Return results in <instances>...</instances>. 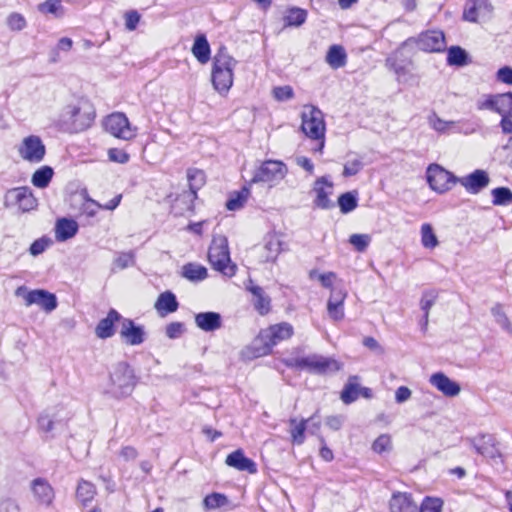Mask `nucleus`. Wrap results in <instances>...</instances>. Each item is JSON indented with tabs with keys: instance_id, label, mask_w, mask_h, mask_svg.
I'll list each match as a JSON object with an SVG mask.
<instances>
[{
	"instance_id": "nucleus-1",
	"label": "nucleus",
	"mask_w": 512,
	"mask_h": 512,
	"mask_svg": "<svg viewBox=\"0 0 512 512\" xmlns=\"http://www.w3.org/2000/svg\"><path fill=\"white\" fill-rule=\"evenodd\" d=\"M95 109L92 103L83 97H70L59 114V121L70 132H82L94 122Z\"/></svg>"
},
{
	"instance_id": "nucleus-2",
	"label": "nucleus",
	"mask_w": 512,
	"mask_h": 512,
	"mask_svg": "<svg viewBox=\"0 0 512 512\" xmlns=\"http://www.w3.org/2000/svg\"><path fill=\"white\" fill-rule=\"evenodd\" d=\"M301 129L303 133L314 140H318L319 144L314 150L322 152L325 145V122L324 116L320 109L312 105L303 107L301 113Z\"/></svg>"
},
{
	"instance_id": "nucleus-3",
	"label": "nucleus",
	"mask_w": 512,
	"mask_h": 512,
	"mask_svg": "<svg viewBox=\"0 0 512 512\" xmlns=\"http://www.w3.org/2000/svg\"><path fill=\"white\" fill-rule=\"evenodd\" d=\"M292 334L293 327L289 323L283 322L270 326L262 331L254 341L255 356L260 357L269 354L273 346L277 345L280 341L289 339Z\"/></svg>"
},
{
	"instance_id": "nucleus-4",
	"label": "nucleus",
	"mask_w": 512,
	"mask_h": 512,
	"mask_svg": "<svg viewBox=\"0 0 512 512\" xmlns=\"http://www.w3.org/2000/svg\"><path fill=\"white\" fill-rule=\"evenodd\" d=\"M136 385V378L130 366L124 362L116 364L110 372L108 393L116 398L129 396Z\"/></svg>"
},
{
	"instance_id": "nucleus-5",
	"label": "nucleus",
	"mask_w": 512,
	"mask_h": 512,
	"mask_svg": "<svg viewBox=\"0 0 512 512\" xmlns=\"http://www.w3.org/2000/svg\"><path fill=\"white\" fill-rule=\"evenodd\" d=\"M237 61L224 51L214 57L212 83L219 93H226L233 84V70Z\"/></svg>"
},
{
	"instance_id": "nucleus-6",
	"label": "nucleus",
	"mask_w": 512,
	"mask_h": 512,
	"mask_svg": "<svg viewBox=\"0 0 512 512\" xmlns=\"http://www.w3.org/2000/svg\"><path fill=\"white\" fill-rule=\"evenodd\" d=\"M211 266L227 277L236 273V265L231 263L228 241L225 236H215L208 251Z\"/></svg>"
},
{
	"instance_id": "nucleus-7",
	"label": "nucleus",
	"mask_w": 512,
	"mask_h": 512,
	"mask_svg": "<svg viewBox=\"0 0 512 512\" xmlns=\"http://www.w3.org/2000/svg\"><path fill=\"white\" fill-rule=\"evenodd\" d=\"M286 165L277 160L264 161L255 171L251 183H268L270 187L279 184L287 175Z\"/></svg>"
},
{
	"instance_id": "nucleus-8",
	"label": "nucleus",
	"mask_w": 512,
	"mask_h": 512,
	"mask_svg": "<svg viewBox=\"0 0 512 512\" xmlns=\"http://www.w3.org/2000/svg\"><path fill=\"white\" fill-rule=\"evenodd\" d=\"M103 125L105 130L116 138L131 140L136 136V128L130 125L124 113L116 112L110 114L105 118Z\"/></svg>"
},
{
	"instance_id": "nucleus-9",
	"label": "nucleus",
	"mask_w": 512,
	"mask_h": 512,
	"mask_svg": "<svg viewBox=\"0 0 512 512\" xmlns=\"http://www.w3.org/2000/svg\"><path fill=\"white\" fill-rule=\"evenodd\" d=\"M294 365L317 374H326L340 369V365L336 360L320 355H310L295 359Z\"/></svg>"
},
{
	"instance_id": "nucleus-10",
	"label": "nucleus",
	"mask_w": 512,
	"mask_h": 512,
	"mask_svg": "<svg viewBox=\"0 0 512 512\" xmlns=\"http://www.w3.org/2000/svg\"><path fill=\"white\" fill-rule=\"evenodd\" d=\"M426 177L430 188L438 193L448 191L453 184L458 182V178L438 164L428 166Z\"/></svg>"
},
{
	"instance_id": "nucleus-11",
	"label": "nucleus",
	"mask_w": 512,
	"mask_h": 512,
	"mask_svg": "<svg viewBox=\"0 0 512 512\" xmlns=\"http://www.w3.org/2000/svg\"><path fill=\"white\" fill-rule=\"evenodd\" d=\"M19 156L29 163H40L46 154L41 138L36 135L25 137L17 148Z\"/></svg>"
},
{
	"instance_id": "nucleus-12",
	"label": "nucleus",
	"mask_w": 512,
	"mask_h": 512,
	"mask_svg": "<svg viewBox=\"0 0 512 512\" xmlns=\"http://www.w3.org/2000/svg\"><path fill=\"white\" fill-rule=\"evenodd\" d=\"M5 206H16L22 212H29L36 208L37 199L28 187L10 189L5 195Z\"/></svg>"
},
{
	"instance_id": "nucleus-13",
	"label": "nucleus",
	"mask_w": 512,
	"mask_h": 512,
	"mask_svg": "<svg viewBox=\"0 0 512 512\" xmlns=\"http://www.w3.org/2000/svg\"><path fill=\"white\" fill-rule=\"evenodd\" d=\"M416 42L418 48L425 52H440L446 47L445 36L438 30L421 33Z\"/></svg>"
},
{
	"instance_id": "nucleus-14",
	"label": "nucleus",
	"mask_w": 512,
	"mask_h": 512,
	"mask_svg": "<svg viewBox=\"0 0 512 512\" xmlns=\"http://www.w3.org/2000/svg\"><path fill=\"white\" fill-rule=\"evenodd\" d=\"M492 13V6L488 0H470L466 3L463 18L469 22H477L489 18Z\"/></svg>"
},
{
	"instance_id": "nucleus-15",
	"label": "nucleus",
	"mask_w": 512,
	"mask_h": 512,
	"mask_svg": "<svg viewBox=\"0 0 512 512\" xmlns=\"http://www.w3.org/2000/svg\"><path fill=\"white\" fill-rule=\"evenodd\" d=\"M458 182L472 194H477L489 185L490 178L484 170L477 169L469 175L461 177Z\"/></svg>"
},
{
	"instance_id": "nucleus-16",
	"label": "nucleus",
	"mask_w": 512,
	"mask_h": 512,
	"mask_svg": "<svg viewBox=\"0 0 512 512\" xmlns=\"http://www.w3.org/2000/svg\"><path fill=\"white\" fill-rule=\"evenodd\" d=\"M25 303L27 306L36 304L46 312H51L57 307L56 296L42 289L32 290L26 293Z\"/></svg>"
},
{
	"instance_id": "nucleus-17",
	"label": "nucleus",
	"mask_w": 512,
	"mask_h": 512,
	"mask_svg": "<svg viewBox=\"0 0 512 512\" xmlns=\"http://www.w3.org/2000/svg\"><path fill=\"white\" fill-rule=\"evenodd\" d=\"M472 444L475 450L486 458L496 459L501 456L498 448V442L491 434H484L475 437L472 440Z\"/></svg>"
},
{
	"instance_id": "nucleus-18",
	"label": "nucleus",
	"mask_w": 512,
	"mask_h": 512,
	"mask_svg": "<svg viewBox=\"0 0 512 512\" xmlns=\"http://www.w3.org/2000/svg\"><path fill=\"white\" fill-rule=\"evenodd\" d=\"M347 291L344 289H332L327 301V312L331 319L340 321L344 318V301Z\"/></svg>"
},
{
	"instance_id": "nucleus-19",
	"label": "nucleus",
	"mask_w": 512,
	"mask_h": 512,
	"mask_svg": "<svg viewBox=\"0 0 512 512\" xmlns=\"http://www.w3.org/2000/svg\"><path fill=\"white\" fill-rule=\"evenodd\" d=\"M429 382L432 386H434L438 391L447 397H455L459 395L461 391L460 385L457 382L451 380L442 372L432 374L430 376Z\"/></svg>"
},
{
	"instance_id": "nucleus-20",
	"label": "nucleus",
	"mask_w": 512,
	"mask_h": 512,
	"mask_svg": "<svg viewBox=\"0 0 512 512\" xmlns=\"http://www.w3.org/2000/svg\"><path fill=\"white\" fill-rule=\"evenodd\" d=\"M225 464L238 471H244L250 474L257 473L256 463L252 459L246 457L242 449H237L236 451L228 454L225 459Z\"/></svg>"
},
{
	"instance_id": "nucleus-21",
	"label": "nucleus",
	"mask_w": 512,
	"mask_h": 512,
	"mask_svg": "<svg viewBox=\"0 0 512 512\" xmlns=\"http://www.w3.org/2000/svg\"><path fill=\"white\" fill-rule=\"evenodd\" d=\"M145 332L142 327L136 326L130 319L121 322L120 336L126 344L140 345L144 342Z\"/></svg>"
},
{
	"instance_id": "nucleus-22",
	"label": "nucleus",
	"mask_w": 512,
	"mask_h": 512,
	"mask_svg": "<svg viewBox=\"0 0 512 512\" xmlns=\"http://www.w3.org/2000/svg\"><path fill=\"white\" fill-rule=\"evenodd\" d=\"M313 191L316 194L314 204L318 208L329 209L333 206V203L329 199V195L332 191V183L325 177H321L315 181Z\"/></svg>"
},
{
	"instance_id": "nucleus-23",
	"label": "nucleus",
	"mask_w": 512,
	"mask_h": 512,
	"mask_svg": "<svg viewBox=\"0 0 512 512\" xmlns=\"http://www.w3.org/2000/svg\"><path fill=\"white\" fill-rule=\"evenodd\" d=\"M190 190L185 191L177 201L183 200L189 202L187 209H191L192 202L196 198L197 189L204 183V173L198 169H190L187 172Z\"/></svg>"
},
{
	"instance_id": "nucleus-24",
	"label": "nucleus",
	"mask_w": 512,
	"mask_h": 512,
	"mask_svg": "<svg viewBox=\"0 0 512 512\" xmlns=\"http://www.w3.org/2000/svg\"><path fill=\"white\" fill-rule=\"evenodd\" d=\"M195 324L204 332H214L222 327V318L217 312H201L195 315Z\"/></svg>"
},
{
	"instance_id": "nucleus-25",
	"label": "nucleus",
	"mask_w": 512,
	"mask_h": 512,
	"mask_svg": "<svg viewBox=\"0 0 512 512\" xmlns=\"http://www.w3.org/2000/svg\"><path fill=\"white\" fill-rule=\"evenodd\" d=\"M281 252V240L276 234H269L261 248V260L264 262L275 261Z\"/></svg>"
},
{
	"instance_id": "nucleus-26",
	"label": "nucleus",
	"mask_w": 512,
	"mask_h": 512,
	"mask_svg": "<svg viewBox=\"0 0 512 512\" xmlns=\"http://www.w3.org/2000/svg\"><path fill=\"white\" fill-rule=\"evenodd\" d=\"M121 319V315L114 309H111L106 318L99 321L95 328L97 337L106 339L114 335V323Z\"/></svg>"
},
{
	"instance_id": "nucleus-27",
	"label": "nucleus",
	"mask_w": 512,
	"mask_h": 512,
	"mask_svg": "<svg viewBox=\"0 0 512 512\" xmlns=\"http://www.w3.org/2000/svg\"><path fill=\"white\" fill-rule=\"evenodd\" d=\"M390 512H416L417 505L407 493H394L390 500Z\"/></svg>"
},
{
	"instance_id": "nucleus-28",
	"label": "nucleus",
	"mask_w": 512,
	"mask_h": 512,
	"mask_svg": "<svg viewBox=\"0 0 512 512\" xmlns=\"http://www.w3.org/2000/svg\"><path fill=\"white\" fill-rule=\"evenodd\" d=\"M32 492L37 500L45 505L51 504L54 498L53 488L47 481L41 478L35 479L32 482Z\"/></svg>"
},
{
	"instance_id": "nucleus-29",
	"label": "nucleus",
	"mask_w": 512,
	"mask_h": 512,
	"mask_svg": "<svg viewBox=\"0 0 512 512\" xmlns=\"http://www.w3.org/2000/svg\"><path fill=\"white\" fill-rule=\"evenodd\" d=\"M78 224L73 219H59L55 227V236L58 241H66L76 235Z\"/></svg>"
},
{
	"instance_id": "nucleus-30",
	"label": "nucleus",
	"mask_w": 512,
	"mask_h": 512,
	"mask_svg": "<svg viewBox=\"0 0 512 512\" xmlns=\"http://www.w3.org/2000/svg\"><path fill=\"white\" fill-rule=\"evenodd\" d=\"M155 309L161 316L173 313L178 309V302L172 292L161 293L155 303Z\"/></svg>"
},
{
	"instance_id": "nucleus-31",
	"label": "nucleus",
	"mask_w": 512,
	"mask_h": 512,
	"mask_svg": "<svg viewBox=\"0 0 512 512\" xmlns=\"http://www.w3.org/2000/svg\"><path fill=\"white\" fill-rule=\"evenodd\" d=\"M347 61V54L340 45H332L326 55V62L333 69L344 67Z\"/></svg>"
},
{
	"instance_id": "nucleus-32",
	"label": "nucleus",
	"mask_w": 512,
	"mask_h": 512,
	"mask_svg": "<svg viewBox=\"0 0 512 512\" xmlns=\"http://www.w3.org/2000/svg\"><path fill=\"white\" fill-rule=\"evenodd\" d=\"M192 53L201 64H206L210 60V46L204 35L195 38Z\"/></svg>"
},
{
	"instance_id": "nucleus-33",
	"label": "nucleus",
	"mask_w": 512,
	"mask_h": 512,
	"mask_svg": "<svg viewBox=\"0 0 512 512\" xmlns=\"http://www.w3.org/2000/svg\"><path fill=\"white\" fill-rule=\"evenodd\" d=\"M181 275L189 281L198 282L207 278V269L197 263H187L182 267Z\"/></svg>"
},
{
	"instance_id": "nucleus-34",
	"label": "nucleus",
	"mask_w": 512,
	"mask_h": 512,
	"mask_svg": "<svg viewBox=\"0 0 512 512\" xmlns=\"http://www.w3.org/2000/svg\"><path fill=\"white\" fill-rule=\"evenodd\" d=\"M254 297V306L261 314H267L270 310V298L265 294L260 286H251L248 288Z\"/></svg>"
},
{
	"instance_id": "nucleus-35",
	"label": "nucleus",
	"mask_w": 512,
	"mask_h": 512,
	"mask_svg": "<svg viewBox=\"0 0 512 512\" xmlns=\"http://www.w3.org/2000/svg\"><path fill=\"white\" fill-rule=\"evenodd\" d=\"M290 435L293 444L301 445L305 441V430L307 428V421L305 419L298 420L297 418H291L289 420Z\"/></svg>"
},
{
	"instance_id": "nucleus-36",
	"label": "nucleus",
	"mask_w": 512,
	"mask_h": 512,
	"mask_svg": "<svg viewBox=\"0 0 512 512\" xmlns=\"http://www.w3.org/2000/svg\"><path fill=\"white\" fill-rule=\"evenodd\" d=\"M447 63L450 66L463 67L469 63L468 54L459 46H451L447 52Z\"/></svg>"
},
{
	"instance_id": "nucleus-37",
	"label": "nucleus",
	"mask_w": 512,
	"mask_h": 512,
	"mask_svg": "<svg viewBox=\"0 0 512 512\" xmlns=\"http://www.w3.org/2000/svg\"><path fill=\"white\" fill-rule=\"evenodd\" d=\"M421 244L425 249H434L439 245L437 235L429 223L422 224L420 228Z\"/></svg>"
},
{
	"instance_id": "nucleus-38",
	"label": "nucleus",
	"mask_w": 512,
	"mask_h": 512,
	"mask_svg": "<svg viewBox=\"0 0 512 512\" xmlns=\"http://www.w3.org/2000/svg\"><path fill=\"white\" fill-rule=\"evenodd\" d=\"M95 494L96 488L92 483L85 480L79 482L76 490V497L82 505H87L91 502L94 499Z\"/></svg>"
},
{
	"instance_id": "nucleus-39",
	"label": "nucleus",
	"mask_w": 512,
	"mask_h": 512,
	"mask_svg": "<svg viewBox=\"0 0 512 512\" xmlns=\"http://www.w3.org/2000/svg\"><path fill=\"white\" fill-rule=\"evenodd\" d=\"M53 169L49 166H42L34 172L31 182L37 188H45L53 177Z\"/></svg>"
},
{
	"instance_id": "nucleus-40",
	"label": "nucleus",
	"mask_w": 512,
	"mask_h": 512,
	"mask_svg": "<svg viewBox=\"0 0 512 512\" xmlns=\"http://www.w3.org/2000/svg\"><path fill=\"white\" fill-rule=\"evenodd\" d=\"M249 195L250 190L247 187H243L240 191L232 193L226 203L227 209L231 211L241 209L248 200Z\"/></svg>"
},
{
	"instance_id": "nucleus-41",
	"label": "nucleus",
	"mask_w": 512,
	"mask_h": 512,
	"mask_svg": "<svg viewBox=\"0 0 512 512\" xmlns=\"http://www.w3.org/2000/svg\"><path fill=\"white\" fill-rule=\"evenodd\" d=\"M307 18V11L301 8H291L287 11L284 22L286 26H301Z\"/></svg>"
},
{
	"instance_id": "nucleus-42",
	"label": "nucleus",
	"mask_w": 512,
	"mask_h": 512,
	"mask_svg": "<svg viewBox=\"0 0 512 512\" xmlns=\"http://www.w3.org/2000/svg\"><path fill=\"white\" fill-rule=\"evenodd\" d=\"M38 11L42 14H52L55 17H61L64 14L60 0H46L38 5Z\"/></svg>"
},
{
	"instance_id": "nucleus-43",
	"label": "nucleus",
	"mask_w": 512,
	"mask_h": 512,
	"mask_svg": "<svg viewBox=\"0 0 512 512\" xmlns=\"http://www.w3.org/2000/svg\"><path fill=\"white\" fill-rule=\"evenodd\" d=\"M492 203L496 206H505L512 202V191L506 187H498L491 191Z\"/></svg>"
},
{
	"instance_id": "nucleus-44",
	"label": "nucleus",
	"mask_w": 512,
	"mask_h": 512,
	"mask_svg": "<svg viewBox=\"0 0 512 512\" xmlns=\"http://www.w3.org/2000/svg\"><path fill=\"white\" fill-rule=\"evenodd\" d=\"M497 113L512 116V92L497 94Z\"/></svg>"
},
{
	"instance_id": "nucleus-45",
	"label": "nucleus",
	"mask_w": 512,
	"mask_h": 512,
	"mask_svg": "<svg viewBox=\"0 0 512 512\" xmlns=\"http://www.w3.org/2000/svg\"><path fill=\"white\" fill-rule=\"evenodd\" d=\"M357 197L353 192H346L339 196L338 205L340 207V211L344 214H347L353 211L357 207Z\"/></svg>"
},
{
	"instance_id": "nucleus-46",
	"label": "nucleus",
	"mask_w": 512,
	"mask_h": 512,
	"mask_svg": "<svg viewBox=\"0 0 512 512\" xmlns=\"http://www.w3.org/2000/svg\"><path fill=\"white\" fill-rule=\"evenodd\" d=\"M428 123L432 129L437 132L445 133L454 127L455 123L453 121H447L441 119L437 114L433 113L428 117Z\"/></svg>"
},
{
	"instance_id": "nucleus-47",
	"label": "nucleus",
	"mask_w": 512,
	"mask_h": 512,
	"mask_svg": "<svg viewBox=\"0 0 512 512\" xmlns=\"http://www.w3.org/2000/svg\"><path fill=\"white\" fill-rule=\"evenodd\" d=\"M6 24L11 31H22L27 26L25 17L18 13L12 12L6 18Z\"/></svg>"
},
{
	"instance_id": "nucleus-48",
	"label": "nucleus",
	"mask_w": 512,
	"mask_h": 512,
	"mask_svg": "<svg viewBox=\"0 0 512 512\" xmlns=\"http://www.w3.org/2000/svg\"><path fill=\"white\" fill-rule=\"evenodd\" d=\"M491 313L496 321V323L501 326L502 329L511 332L512 331V324L510 320L508 319L507 315L503 311V307L499 304L495 305L491 309Z\"/></svg>"
},
{
	"instance_id": "nucleus-49",
	"label": "nucleus",
	"mask_w": 512,
	"mask_h": 512,
	"mask_svg": "<svg viewBox=\"0 0 512 512\" xmlns=\"http://www.w3.org/2000/svg\"><path fill=\"white\" fill-rule=\"evenodd\" d=\"M372 450L375 453L381 454L390 452L392 450V439L388 434H381L372 444Z\"/></svg>"
},
{
	"instance_id": "nucleus-50",
	"label": "nucleus",
	"mask_w": 512,
	"mask_h": 512,
	"mask_svg": "<svg viewBox=\"0 0 512 512\" xmlns=\"http://www.w3.org/2000/svg\"><path fill=\"white\" fill-rule=\"evenodd\" d=\"M363 168V163L360 157L354 156L349 158L344 164L343 175L350 177L356 175Z\"/></svg>"
},
{
	"instance_id": "nucleus-51",
	"label": "nucleus",
	"mask_w": 512,
	"mask_h": 512,
	"mask_svg": "<svg viewBox=\"0 0 512 512\" xmlns=\"http://www.w3.org/2000/svg\"><path fill=\"white\" fill-rule=\"evenodd\" d=\"M370 242L371 237L368 234H352L349 238V243L359 252L365 251Z\"/></svg>"
},
{
	"instance_id": "nucleus-52",
	"label": "nucleus",
	"mask_w": 512,
	"mask_h": 512,
	"mask_svg": "<svg viewBox=\"0 0 512 512\" xmlns=\"http://www.w3.org/2000/svg\"><path fill=\"white\" fill-rule=\"evenodd\" d=\"M360 388L357 384L348 383L341 392V399L344 403L350 404L359 396Z\"/></svg>"
},
{
	"instance_id": "nucleus-53",
	"label": "nucleus",
	"mask_w": 512,
	"mask_h": 512,
	"mask_svg": "<svg viewBox=\"0 0 512 512\" xmlns=\"http://www.w3.org/2000/svg\"><path fill=\"white\" fill-rule=\"evenodd\" d=\"M477 108L497 113V94L484 95L477 101Z\"/></svg>"
},
{
	"instance_id": "nucleus-54",
	"label": "nucleus",
	"mask_w": 512,
	"mask_h": 512,
	"mask_svg": "<svg viewBox=\"0 0 512 512\" xmlns=\"http://www.w3.org/2000/svg\"><path fill=\"white\" fill-rule=\"evenodd\" d=\"M59 424L48 414H42L38 418V425L42 432L52 433L55 430L56 425Z\"/></svg>"
},
{
	"instance_id": "nucleus-55",
	"label": "nucleus",
	"mask_w": 512,
	"mask_h": 512,
	"mask_svg": "<svg viewBox=\"0 0 512 512\" xmlns=\"http://www.w3.org/2000/svg\"><path fill=\"white\" fill-rule=\"evenodd\" d=\"M442 504L443 502L439 498H427L423 501L420 512H440Z\"/></svg>"
},
{
	"instance_id": "nucleus-56",
	"label": "nucleus",
	"mask_w": 512,
	"mask_h": 512,
	"mask_svg": "<svg viewBox=\"0 0 512 512\" xmlns=\"http://www.w3.org/2000/svg\"><path fill=\"white\" fill-rule=\"evenodd\" d=\"M134 264V257L132 253H121L119 254L114 262L113 266L117 269H125L129 266H132Z\"/></svg>"
},
{
	"instance_id": "nucleus-57",
	"label": "nucleus",
	"mask_w": 512,
	"mask_h": 512,
	"mask_svg": "<svg viewBox=\"0 0 512 512\" xmlns=\"http://www.w3.org/2000/svg\"><path fill=\"white\" fill-rule=\"evenodd\" d=\"M273 96L278 101H286L293 98L294 92L292 87L288 85L279 86L273 89Z\"/></svg>"
},
{
	"instance_id": "nucleus-58",
	"label": "nucleus",
	"mask_w": 512,
	"mask_h": 512,
	"mask_svg": "<svg viewBox=\"0 0 512 512\" xmlns=\"http://www.w3.org/2000/svg\"><path fill=\"white\" fill-rule=\"evenodd\" d=\"M498 82L512 86V68L510 66H503L499 68L495 74Z\"/></svg>"
},
{
	"instance_id": "nucleus-59",
	"label": "nucleus",
	"mask_w": 512,
	"mask_h": 512,
	"mask_svg": "<svg viewBox=\"0 0 512 512\" xmlns=\"http://www.w3.org/2000/svg\"><path fill=\"white\" fill-rule=\"evenodd\" d=\"M109 160L112 162L124 164L129 161V155L122 149L111 148L108 150Z\"/></svg>"
},
{
	"instance_id": "nucleus-60",
	"label": "nucleus",
	"mask_w": 512,
	"mask_h": 512,
	"mask_svg": "<svg viewBox=\"0 0 512 512\" xmlns=\"http://www.w3.org/2000/svg\"><path fill=\"white\" fill-rule=\"evenodd\" d=\"M49 244H50V241L48 239L40 238L38 240H35L31 244L29 251L33 256L40 255L47 249Z\"/></svg>"
},
{
	"instance_id": "nucleus-61",
	"label": "nucleus",
	"mask_w": 512,
	"mask_h": 512,
	"mask_svg": "<svg viewBox=\"0 0 512 512\" xmlns=\"http://www.w3.org/2000/svg\"><path fill=\"white\" fill-rule=\"evenodd\" d=\"M184 331L183 324L180 322H172L166 327V336L175 339L181 336Z\"/></svg>"
},
{
	"instance_id": "nucleus-62",
	"label": "nucleus",
	"mask_w": 512,
	"mask_h": 512,
	"mask_svg": "<svg viewBox=\"0 0 512 512\" xmlns=\"http://www.w3.org/2000/svg\"><path fill=\"white\" fill-rule=\"evenodd\" d=\"M99 209H102V205L92 199H87L82 206L83 213L89 217L95 216Z\"/></svg>"
},
{
	"instance_id": "nucleus-63",
	"label": "nucleus",
	"mask_w": 512,
	"mask_h": 512,
	"mask_svg": "<svg viewBox=\"0 0 512 512\" xmlns=\"http://www.w3.org/2000/svg\"><path fill=\"white\" fill-rule=\"evenodd\" d=\"M140 21V15L137 11H129L125 14V26L129 31L136 29Z\"/></svg>"
},
{
	"instance_id": "nucleus-64",
	"label": "nucleus",
	"mask_w": 512,
	"mask_h": 512,
	"mask_svg": "<svg viewBox=\"0 0 512 512\" xmlns=\"http://www.w3.org/2000/svg\"><path fill=\"white\" fill-rule=\"evenodd\" d=\"M337 275L334 272H326L318 275V281L324 288L333 289V283L336 280Z\"/></svg>"
}]
</instances>
